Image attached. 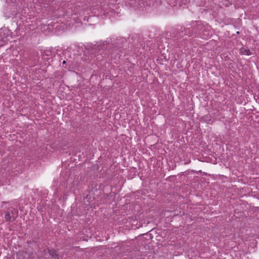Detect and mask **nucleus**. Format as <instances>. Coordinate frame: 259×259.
I'll return each mask as SVG.
<instances>
[{"label":"nucleus","instance_id":"2","mask_svg":"<svg viewBox=\"0 0 259 259\" xmlns=\"http://www.w3.org/2000/svg\"><path fill=\"white\" fill-rule=\"evenodd\" d=\"M15 216L12 215L9 212H7L5 215V219L7 221H12L14 219Z\"/></svg>","mask_w":259,"mask_h":259},{"label":"nucleus","instance_id":"1","mask_svg":"<svg viewBox=\"0 0 259 259\" xmlns=\"http://www.w3.org/2000/svg\"><path fill=\"white\" fill-rule=\"evenodd\" d=\"M240 52L242 55H251L250 50H248L247 48H242L240 50Z\"/></svg>","mask_w":259,"mask_h":259},{"label":"nucleus","instance_id":"3","mask_svg":"<svg viewBox=\"0 0 259 259\" xmlns=\"http://www.w3.org/2000/svg\"><path fill=\"white\" fill-rule=\"evenodd\" d=\"M20 255H21V253H20L18 254V257L19 258H20Z\"/></svg>","mask_w":259,"mask_h":259}]
</instances>
